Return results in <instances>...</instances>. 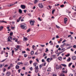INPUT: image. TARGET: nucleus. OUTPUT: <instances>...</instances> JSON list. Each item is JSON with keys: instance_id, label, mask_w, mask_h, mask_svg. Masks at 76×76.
<instances>
[{"instance_id": "5fc2aeb1", "label": "nucleus", "mask_w": 76, "mask_h": 76, "mask_svg": "<svg viewBox=\"0 0 76 76\" xmlns=\"http://www.w3.org/2000/svg\"><path fill=\"white\" fill-rule=\"evenodd\" d=\"M6 49H7V50H10V48H9V47H7Z\"/></svg>"}, {"instance_id": "ddd939ff", "label": "nucleus", "mask_w": 76, "mask_h": 76, "mask_svg": "<svg viewBox=\"0 0 76 76\" xmlns=\"http://www.w3.org/2000/svg\"><path fill=\"white\" fill-rule=\"evenodd\" d=\"M56 69H59L60 67H59V66H58V65H57L56 66Z\"/></svg>"}, {"instance_id": "4be33fe9", "label": "nucleus", "mask_w": 76, "mask_h": 76, "mask_svg": "<svg viewBox=\"0 0 76 76\" xmlns=\"http://www.w3.org/2000/svg\"><path fill=\"white\" fill-rule=\"evenodd\" d=\"M61 65H62V66H64V67H66V65L65 64H61Z\"/></svg>"}, {"instance_id": "052dcab7", "label": "nucleus", "mask_w": 76, "mask_h": 76, "mask_svg": "<svg viewBox=\"0 0 76 76\" xmlns=\"http://www.w3.org/2000/svg\"><path fill=\"white\" fill-rule=\"evenodd\" d=\"M64 50H65V49L64 48H63L61 50H63V51H64Z\"/></svg>"}, {"instance_id": "69168bd1", "label": "nucleus", "mask_w": 76, "mask_h": 76, "mask_svg": "<svg viewBox=\"0 0 76 76\" xmlns=\"http://www.w3.org/2000/svg\"><path fill=\"white\" fill-rule=\"evenodd\" d=\"M35 8H36V7H35V6H34L33 7V9H35Z\"/></svg>"}, {"instance_id": "0eeeda50", "label": "nucleus", "mask_w": 76, "mask_h": 76, "mask_svg": "<svg viewBox=\"0 0 76 76\" xmlns=\"http://www.w3.org/2000/svg\"><path fill=\"white\" fill-rule=\"evenodd\" d=\"M21 19H22V16H21L17 20V22H19V21H20Z\"/></svg>"}, {"instance_id": "774afa93", "label": "nucleus", "mask_w": 76, "mask_h": 76, "mask_svg": "<svg viewBox=\"0 0 76 76\" xmlns=\"http://www.w3.org/2000/svg\"><path fill=\"white\" fill-rule=\"evenodd\" d=\"M53 76H57V75L55 74H53Z\"/></svg>"}, {"instance_id": "ea45409f", "label": "nucleus", "mask_w": 76, "mask_h": 76, "mask_svg": "<svg viewBox=\"0 0 76 76\" xmlns=\"http://www.w3.org/2000/svg\"><path fill=\"white\" fill-rule=\"evenodd\" d=\"M47 51H48V48H46V50L45 51V52H47Z\"/></svg>"}, {"instance_id": "4468645a", "label": "nucleus", "mask_w": 76, "mask_h": 76, "mask_svg": "<svg viewBox=\"0 0 76 76\" xmlns=\"http://www.w3.org/2000/svg\"><path fill=\"white\" fill-rule=\"evenodd\" d=\"M0 22H2V23H7V22L5 21H0Z\"/></svg>"}, {"instance_id": "8fccbe9b", "label": "nucleus", "mask_w": 76, "mask_h": 76, "mask_svg": "<svg viewBox=\"0 0 76 76\" xmlns=\"http://www.w3.org/2000/svg\"><path fill=\"white\" fill-rule=\"evenodd\" d=\"M30 29H29L27 31V32H29V31H30Z\"/></svg>"}, {"instance_id": "37998d69", "label": "nucleus", "mask_w": 76, "mask_h": 76, "mask_svg": "<svg viewBox=\"0 0 76 76\" xmlns=\"http://www.w3.org/2000/svg\"><path fill=\"white\" fill-rule=\"evenodd\" d=\"M2 67H3V65H2V64H0V67H1L2 68Z\"/></svg>"}, {"instance_id": "58836bf2", "label": "nucleus", "mask_w": 76, "mask_h": 76, "mask_svg": "<svg viewBox=\"0 0 76 76\" xmlns=\"http://www.w3.org/2000/svg\"><path fill=\"white\" fill-rule=\"evenodd\" d=\"M15 53V51L14 50H12V55L14 54V53Z\"/></svg>"}, {"instance_id": "13d9d810", "label": "nucleus", "mask_w": 76, "mask_h": 76, "mask_svg": "<svg viewBox=\"0 0 76 76\" xmlns=\"http://www.w3.org/2000/svg\"><path fill=\"white\" fill-rule=\"evenodd\" d=\"M61 48H63V47H64V46H63V45H61Z\"/></svg>"}, {"instance_id": "9d476101", "label": "nucleus", "mask_w": 76, "mask_h": 76, "mask_svg": "<svg viewBox=\"0 0 76 76\" xmlns=\"http://www.w3.org/2000/svg\"><path fill=\"white\" fill-rule=\"evenodd\" d=\"M38 2V0H35L34 1V4H36V3H37V2Z\"/></svg>"}, {"instance_id": "dca6fc26", "label": "nucleus", "mask_w": 76, "mask_h": 76, "mask_svg": "<svg viewBox=\"0 0 76 76\" xmlns=\"http://www.w3.org/2000/svg\"><path fill=\"white\" fill-rule=\"evenodd\" d=\"M50 58H48L47 59V60H47V61H48V63H49L50 61H49V60H50Z\"/></svg>"}, {"instance_id": "e2e57ef3", "label": "nucleus", "mask_w": 76, "mask_h": 76, "mask_svg": "<svg viewBox=\"0 0 76 76\" xmlns=\"http://www.w3.org/2000/svg\"><path fill=\"white\" fill-rule=\"evenodd\" d=\"M45 64H46V63H45L43 64V66H45Z\"/></svg>"}, {"instance_id": "4c0bfd02", "label": "nucleus", "mask_w": 76, "mask_h": 76, "mask_svg": "<svg viewBox=\"0 0 76 76\" xmlns=\"http://www.w3.org/2000/svg\"><path fill=\"white\" fill-rule=\"evenodd\" d=\"M27 56H28V55L26 54H25L24 55V57H27Z\"/></svg>"}, {"instance_id": "72a5a7b5", "label": "nucleus", "mask_w": 76, "mask_h": 76, "mask_svg": "<svg viewBox=\"0 0 76 76\" xmlns=\"http://www.w3.org/2000/svg\"><path fill=\"white\" fill-rule=\"evenodd\" d=\"M13 35V33L11 32L10 33V35L12 36Z\"/></svg>"}, {"instance_id": "aec40b11", "label": "nucleus", "mask_w": 76, "mask_h": 76, "mask_svg": "<svg viewBox=\"0 0 76 76\" xmlns=\"http://www.w3.org/2000/svg\"><path fill=\"white\" fill-rule=\"evenodd\" d=\"M7 39H8V42H11L12 41L9 38H8Z\"/></svg>"}, {"instance_id": "a878e982", "label": "nucleus", "mask_w": 76, "mask_h": 76, "mask_svg": "<svg viewBox=\"0 0 76 76\" xmlns=\"http://www.w3.org/2000/svg\"><path fill=\"white\" fill-rule=\"evenodd\" d=\"M65 56L66 57H69V56H70V54H68L67 55H66Z\"/></svg>"}, {"instance_id": "e433bc0d", "label": "nucleus", "mask_w": 76, "mask_h": 76, "mask_svg": "<svg viewBox=\"0 0 76 76\" xmlns=\"http://www.w3.org/2000/svg\"><path fill=\"white\" fill-rule=\"evenodd\" d=\"M64 6V5H61L60 6L61 7H63Z\"/></svg>"}, {"instance_id": "2f4dec72", "label": "nucleus", "mask_w": 76, "mask_h": 76, "mask_svg": "<svg viewBox=\"0 0 76 76\" xmlns=\"http://www.w3.org/2000/svg\"><path fill=\"white\" fill-rule=\"evenodd\" d=\"M17 48V49H19V48H20V46H19V45H17V47H16Z\"/></svg>"}, {"instance_id": "a18cd8bd", "label": "nucleus", "mask_w": 76, "mask_h": 76, "mask_svg": "<svg viewBox=\"0 0 76 76\" xmlns=\"http://www.w3.org/2000/svg\"><path fill=\"white\" fill-rule=\"evenodd\" d=\"M3 70H4V72H5L6 70V69L4 68Z\"/></svg>"}, {"instance_id": "423d86ee", "label": "nucleus", "mask_w": 76, "mask_h": 76, "mask_svg": "<svg viewBox=\"0 0 76 76\" xmlns=\"http://www.w3.org/2000/svg\"><path fill=\"white\" fill-rule=\"evenodd\" d=\"M67 22V18H64V23L66 24Z\"/></svg>"}, {"instance_id": "3c124183", "label": "nucleus", "mask_w": 76, "mask_h": 76, "mask_svg": "<svg viewBox=\"0 0 76 76\" xmlns=\"http://www.w3.org/2000/svg\"><path fill=\"white\" fill-rule=\"evenodd\" d=\"M28 16H30V17H31V15L30 13L28 14Z\"/></svg>"}, {"instance_id": "c9c22d12", "label": "nucleus", "mask_w": 76, "mask_h": 76, "mask_svg": "<svg viewBox=\"0 0 76 76\" xmlns=\"http://www.w3.org/2000/svg\"><path fill=\"white\" fill-rule=\"evenodd\" d=\"M72 60H76V57H72Z\"/></svg>"}, {"instance_id": "c756f323", "label": "nucleus", "mask_w": 76, "mask_h": 76, "mask_svg": "<svg viewBox=\"0 0 76 76\" xmlns=\"http://www.w3.org/2000/svg\"><path fill=\"white\" fill-rule=\"evenodd\" d=\"M11 28L12 29H14V28H15V27H13V26H11Z\"/></svg>"}, {"instance_id": "c03bdc74", "label": "nucleus", "mask_w": 76, "mask_h": 76, "mask_svg": "<svg viewBox=\"0 0 76 76\" xmlns=\"http://www.w3.org/2000/svg\"><path fill=\"white\" fill-rule=\"evenodd\" d=\"M66 41V40H64L62 42V43H64V42H65Z\"/></svg>"}, {"instance_id": "b1692460", "label": "nucleus", "mask_w": 76, "mask_h": 76, "mask_svg": "<svg viewBox=\"0 0 76 76\" xmlns=\"http://www.w3.org/2000/svg\"><path fill=\"white\" fill-rule=\"evenodd\" d=\"M33 65H34V66H35V67H37V63H34V64H33Z\"/></svg>"}, {"instance_id": "6ab92c4d", "label": "nucleus", "mask_w": 76, "mask_h": 76, "mask_svg": "<svg viewBox=\"0 0 76 76\" xmlns=\"http://www.w3.org/2000/svg\"><path fill=\"white\" fill-rule=\"evenodd\" d=\"M67 61H70L71 60V59L70 58H69L68 59H67Z\"/></svg>"}, {"instance_id": "412c9836", "label": "nucleus", "mask_w": 76, "mask_h": 76, "mask_svg": "<svg viewBox=\"0 0 76 76\" xmlns=\"http://www.w3.org/2000/svg\"><path fill=\"white\" fill-rule=\"evenodd\" d=\"M72 63H69L68 65L69 67H70V66H71V65H72Z\"/></svg>"}, {"instance_id": "7c9ffc66", "label": "nucleus", "mask_w": 76, "mask_h": 76, "mask_svg": "<svg viewBox=\"0 0 76 76\" xmlns=\"http://www.w3.org/2000/svg\"><path fill=\"white\" fill-rule=\"evenodd\" d=\"M54 12H55V10H52V14H53V13H54Z\"/></svg>"}, {"instance_id": "6e6d98bb", "label": "nucleus", "mask_w": 76, "mask_h": 76, "mask_svg": "<svg viewBox=\"0 0 76 76\" xmlns=\"http://www.w3.org/2000/svg\"><path fill=\"white\" fill-rule=\"evenodd\" d=\"M21 75L22 76H23L24 75V74L21 73Z\"/></svg>"}, {"instance_id": "393cba45", "label": "nucleus", "mask_w": 76, "mask_h": 76, "mask_svg": "<svg viewBox=\"0 0 76 76\" xmlns=\"http://www.w3.org/2000/svg\"><path fill=\"white\" fill-rule=\"evenodd\" d=\"M7 59V58L4 59L2 61H1V63H2V62H3L4 61H5V60H6Z\"/></svg>"}, {"instance_id": "1a4fd4ad", "label": "nucleus", "mask_w": 76, "mask_h": 76, "mask_svg": "<svg viewBox=\"0 0 76 76\" xmlns=\"http://www.w3.org/2000/svg\"><path fill=\"white\" fill-rule=\"evenodd\" d=\"M19 12L20 13H22V11L21 10V9H20L19 10Z\"/></svg>"}, {"instance_id": "a211bd4d", "label": "nucleus", "mask_w": 76, "mask_h": 76, "mask_svg": "<svg viewBox=\"0 0 76 76\" xmlns=\"http://www.w3.org/2000/svg\"><path fill=\"white\" fill-rule=\"evenodd\" d=\"M34 53V51H31V55H33Z\"/></svg>"}, {"instance_id": "680f3d73", "label": "nucleus", "mask_w": 76, "mask_h": 76, "mask_svg": "<svg viewBox=\"0 0 76 76\" xmlns=\"http://www.w3.org/2000/svg\"><path fill=\"white\" fill-rule=\"evenodd\" d=\"M42 65H40L39 66V67H40V68H41L42 67Z\"/></svg>"}, {"instance_id": "bf43d9fd", "label": "nucleus", "mask_w": 76, "mask_h": 76, "mask_svg": "<svg viewBox=\"0 0 76 76\" xmlns=\"http://www.w3.org/2000/svg\"><path fill=\"white\" fill-rule=\"evenodd\" d=\"M30 69L31 70V71H32V67H31V68H30Z\"/></svg>"}, {"instance_id": "4d7b16f0", "label": "nucleus", "mask_w": 76, "mask_h": 76, "mask_svg": "<svg viewBox=\"0 0 76 76\" xmlns=\"http://www.w3.org/2000/svg\"><path fill=\"white\" fill-rule=\"evenodd\" d=\"M26 53V52H25V51H23L22 52V53H23H23Z\"/></svg>"}, {"instance_id": "0e129e2a", "label": "nucleus", "mask_w": 76, "mask_h": 76, "mask_svg": "<svg viewBox=\"0 0 76 76\" xmlns=\"http://www.w3.org/2000/svg\"><path fill=\"white\" fill-rule=\"evenodd\" d=\"M32 61H31V60L30 61V64H31L32 63Z\"/></svg>"}, {"instance_id": "c85d7f7f", "label": "nucleus", "mask_w": 76, "mask_h": 76, "mask_svg": "<svg viewBox=\"0 0 76 76\" xmlns=\"http://www.w3.org/2000/svg\"><path fill=\"white\" fill-rule=\"evenodd\" d=\"M40 45L42 47H45V45Z\"/></svg>"}, {"instance_id": "f257e3e1", "label": "nucleus", "mask_w": 76, "mask_h": 76, "mask_svg": "<svg viewBox=\"0 0 76 76\" xmlns=\"http://www.w3.org/2000/svg\"><path fill=\"white\" fill-rule=\"evenodd\" d=\"M21 27L23 29H26V25L25 24L21 25Z\"/></svg>"}, {"instance_id": "f704fd0d", "label": "nucleus", "mask_w": 76, "mask_h": 76, "mask_svg": "<svg viewBox=\"0 0 76 76\" xmlns=\"http://www.w3.org/2000/svg\"><path fill=\"white\" fill-rule=\"evenodd\" d=\"M73 48H76V45H74L73 46Z\"/></svg>"}, {"instance_id": "20e7f679", "label": "nucleus", "mask_w": 76, "mask_h": 76, "mask_svg": "<svg viewBox=\"0 0 76 76\" xmlns=\"http://www.w3.org/2000/svg\"><path fill=\"white\" fill-rule=\"evenodd\" d=\"M21 7L23 9H25L26 8V6L24 5H21Z\"/></svg>"}, {"instance_id": "09e8293b", "label": "nucleus", "mask_w": 76, "mask_h": 76, "mask_svg": "<svg viewBox=\"0 0 76 76\" xmlns=\"http://www.w3.org/2000/svg\"><path fill=\"white\" fill-rule=\"evenodd\" d=\"M70 33L71 35H72V34H73V32H72L71 31H70Z\"/></svg>"}, {"instance_id": "49530a36", "label": "nucleus", "mask_w": 76, "mask_h": 76, "mask_svg": "<svg viewBox=\"0 0 76 76\" xmlns=\"http://www.w3.org/2000/svg\"><path fill=\"white\" fill-rule=\"evenodd\" d=\"M58 47H59V45H57L56 46V48H58Z\"/></svg>"}, {"instance_id": "79ce46f5", "label": "nucleus", "mask_w": 76, "mask_h": 76, "mask_svg": "<svg viewBox=\"0 0 76 76\" xmlns=\"http://www.w3.org/2000/svg\"><path fill=\"white\" fill-rule=\"evenodd\" d=\"M38 20H39V21H41V20H41V19H40V18L39 17L38 18Z\"/></svg>"}, {"instance_id": "473e14b6", "label": "nucleus", "mask_w": 76, "mask_h": 76, "mask_svg": "<svg viewBox=\"0 0 76 76\" xmlns=\"http://www.w3.org/2000/svg\"><path fill=\"white\" fill-rule=\"evenodd\" d=\"M42 16V18H44V17H45V14H44L43 13Z\"/></svg>"}, {"instance_id": "9b49d317", "label": "nucleus", "mask_w": 76, "mask_h": 76, "mask_svg": "<svg viewBox=\"0 0 76 76\" xmlns=\"http://www.w3.org/2000/svg\"><path fill=\"white\" fill-rule=\"evenodd\" d=\"M19 67H20V66H19V65H17L15 66V68L17 69H19Z\"/></svg>"}, {"instance_id": "338daca9", "label": "nucleus", "mask_w": 76, "mask_h": 76, "mask_svg": "<svg viewBox=\"0 0 76 76\" xmlns=\"http://www.w3.org/2000/svg\"><path fill=\"white\" fill-rule=\"evenodd\" d=\"M22 69H23L24 70H25V67H23L22 68Z\"/></svg>"}, {"instance_id": "a19ab883", "label": "nucleus", "mask_w": 76, "mask_h": 76, "mask_svg": "<svg viewBox=\"0 0 76 76\" xmlns=\"http://www.w3.org/2000/svg\"><path fill=\"white\" fill-rule=\"evenodd\" d=\"M56 38H59V36L58 35H56Z\"/></svg>"}, {"instance_id": "39448f33", "label": "nucleus", "mask_w": 76, "mask_h": 76, "mask_svg": "<svg viewBox=\"0 0 76 76\" xmlns=\"http://www.w3.org/2000/svg\"><path fill=\"white\" fill-rule=\"evenodd\" d=\"M39 6L40 8H43L44 7V6L42 5V4H39Z\"/></svg>"}, {"instance_id": "5701e85b", "label": "nucleus", "mask_w": 76, "mask_h": 76, "mask_svg": "<svg viewBox=\"0 0 76 76\" xmlns=\"http://www.w3.org/2000/svg\"><path fill=\"white\" fill-rule=\"evenodd\" d=\"M8 38L10 39L11 40H12V37H8Z\"/></svg>"}, {"instance_id": "603ef678", "label": "nucleus", "mask_w": 76, "mask_h": 76, "mask_svg": "<svg viewBox=\"0 0 76 76\" xmlns=\"http://www.w3.org/2000/svg\"><path fill=\"white\" fill-rule=\"evenodd\" d=\"M20 70H21V69H19L18 70V73H20Z\"/></svg>"}, {"instance_id": "de8ad7c7", "label": "nucleus", "mask_w": 76, "mask_h": 76, "mask_svg": "<svg viewBox=\"0 0 76 76\" xmlns=\"http://www.w3.org/2000/svg\"><path fill=\"white\" fill-rule=\"evenodd\" d=\"M35 47V46L34 45H33L32 46V48H33V49H34V47Z\"/></svg>"}, {"instance_id": "f3484780", "label": "nucleus", "mask_w": 76, "mask_h": 76, "mask_svg": "<svg viewBox=\"0 0 76 76\" xmlns=\"http://www.w3.org/2000/svg\"><path fill=\"white\" fill-rule=\"evenodd\" d=\"M58 58L59 60H62V57H58Z\"/></svg>"}, {"instance_id": "864d4df0", "label": "nucleus", "mask_w": 76, "mask_h": 76, "mask_svg": "<svg viewBox=\"0 0 76 76\" xmlns=\"http://www.w3.org/2000/svg\"><path fill=\"white\" fill-rule=\"evenodd\" d=\"M17 64H18V65H20V62H18Z\"/></svg>"}, {"instance_id": "2eb2a0df", "label": "nucleus", "mask_w": 76, "mask_h": 76, "mask_svg": "<svg viewBox=\"0 0 76 76\" xmlns=\"http://www.w3.org/2000/svg\"><path fill=\"white\" fill-rule=\"evenodd\" d=\"M3 26H1V27H0V31H1V30L3 29Z\"/></svg>"}, {"instance_id": "cd10ccee", "label": "nucleus", "mask_w": 76, "mask_h": 76, "mask_svg": "<svg viewBox=\"0 0 76 76\" xmlns=\"http://www.w3.org/2000/svg\"><path fill=\"white\" fill-rule=\"evenodd\" d=\"M7 74H8L9 75H11V73H10V72H7Z\"/></svg>"}, {"instance_id": "bb28decb", "label": "nucleus", "mask_w": 76, "mask_h": 76, "mask_svg": "<svg viewBox=\"0 0 76 76\" xmlns=\"http://www.w3.org/2000/svg\"><path fill=\"white\" fill-rule=\"evenodd\" d=\"M4 53V50L2 51L1 52V54H3V53Z\"/></svg>"}, {"instance_id": "f03ea898", "label": "nucleus", "mask_w": 76, "mask_h": 76, "mask_svg": "<svg viewBox=\"0 0 76 76\" xmlns=\"http://www.w3.org/2000/svg\"><path fill=\"white\" fill-rule=\"evenodd\" d=\"M39 71V68H38V66H37L35 67V72L36 73H38Z\"/></svg>"}, {"instance_id": "6e6552de", "label": "nucleus", "mask_w": 76, "mask_h": 76, "mask_svg": "<svg viewBox=\"0 0 76 76\" xmlns=\"http://www.w3.org/2000/svg\"><path fill=\"white\" fill-rule=\"evenodd\" d=\"M27 40H28V38H27V37H23L24 41H27Z\"/></svg>"}, {"instance_id": "f8f14e48", "label": "nucleus", "mask_w": 76, "mask_h": 76, "mask_svg": "<svg viewBox=\"0 0 76 76\" xmlns=\"http://www.w3.org/2000/svg\"><path fill=\"white\" fill-rule=\"evenodd\" d=\"M52 41H50L49 43V44L50 43V45H53V43H52Z\"/></svg>"}, {"instance_id": "7ed1b4c3", "label": "nucleus", "mask_w": 76, "mask_h": 76, "mask_svg": "<svg viewBox=\"0 0 76 76\" xmlns=\"http://www.w3.org/2000/svg\"><path fill=\"white\" fill-rule=\"evenodd\" d=\"M34 22L35 21L34 20H31L30 21V23L31 25H34Z\"/></svg>"}]
</instances>
